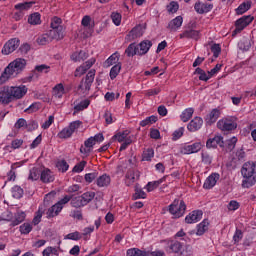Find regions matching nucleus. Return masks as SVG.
I'll use <instances>...</instances> for the list:
<instances>
[{"mask_svg":"<svg viewBox=\"0 0 256 256\" xmlns=\"http://www.w3.org/2000/svg\"><path fill=\"white\" fill-rule=\"evenodd\" d=\"M203 127V118L196 116L194 117L187 125L188 131L190 133H195V131H199Z\"/></svg>","mask_w":256,"mask_h":256,"instance_id":"15","label":"nucleus"},{"mask_svg":"<svg viewBox=\"0 0 256 256\" xmlns=\"http://www.w3.org/2000/svg\"><path fill=\"white\" fill-rule=\"evenodd\" d=\"M238 49L243 52L249 51V49H251V42H249V40H241L238 42Z\"/></svg>","mask_w":256,"mask_h":256,"instance_id":"50","label":"nucleus"},{"mask_svg":"<svg viewBox=\"0 0 256 256\" xmlns=\"http://www.w3.org/2000/svg\"><path fill=\"white\" fill-rule=\"evenodd\" d=\"M56 167L58 171H61V173H66V171H69V164L65 160H60L56 163Z\"/></svg>","mask_w":256,"mask_h":256,"instance_id":"48","label":"nucleus"},{"mask_svg":"<svg viewBox=\"0 0 256 256\" xmlns=\"http://www.w3.org/2000/svg\"><path fill=\"white\" fill-rule=\"evenodd\" d=\"M24 191L23 188H21V186H14L12 187V197H14V199H21V197H23Z\"/></svg>","mask_w":256,"mask_h":256,"instance_id":"45","label":"nucleus"},{"mask_svg":"<svg viewBox=\"0 0 256 256\" xmlns=\"http://www.w3.org/2000/svg\"><path fill=\"white\" fill-rule=\"evenodd\" d=\"M10 91L12 92V100L13 99H23L25 95H27V86H11Z\"/></svg>","mask_w":256,"mask_h":256,"instance_id":"12","label":"nucleus"},{"mask_svg":"<svg viewBox=\"0 0 256 256\" xmlns=\"http://www.w3.org/2000/svg\"><path fill=\"white\" fill-rule=\"evenodd\" d=\"M39 109H41V103L35 102L25 110V113H36Z\"/></svg>","mask_w":256,"mask_h":256,"instance_id":"61","label":"nucleus"},{"mask_svg":"<svg viewBox=\"0 0 256 256\" xmlns=\"http://www.w3.org/2000/svg\"><path fill=\"white\" fill-rule=\"evenodd\" d=\"M166 179H167V176H164L157 181L148 182L146 185V189H147L148 193H151V191H155V189H157V187H159V185H161V183H163V181H165Z\"/></svg>","mask_w":256,"mask_h":256,"instance_id":"30","label":"nucleus"},{"mask_svg":"<svg viewBox=\"0 0 256 256\" xmlns=\"http://www.w3.org/2000/svg\"><path fill=\"white\" fill-rule=\"evenodd\" d=\"M117 61H119V54L114 53L104 62V67H111V65H115Z\"/></svg>","mask_w":256,"mask_h":256,"instance_id":"46","label":"nucleus"},{"mask_svg":"<svg viewBox=\"0 0 256 256\" xmlns=\"http://www.w3.org/2000/svg\"><path fill=\"white\" fill-rule=\"evenodd\" d=\"M111 19H112L114 25H116L117 27H119V25H121V19H122L121 14H119L117 12H113L111 14Z\"/></svg>","mask_w":256,"mask_h":256,"instance_id":"63","label":"nucleus"},{"mask_svg":"<svg viewBox=\"0 0 256 256\" xmlns=\"http://www.w3.org/2000/svg\"><path fill=\"white\" fill-rule=\"evenodd\" d=\"M51 41H53V40H52L51 36L49 35V32L42 34L41 36H39L37 38L38 45H48V43H51Z\"/></svg>","mask_w":256,"mask_h":256,"instance_id":"39","label":"nucleus"},{"mask_svg":"<svg viewBox=\"0 0 256 256\" xmlns=\"http://www.w3.org/2000/svg\"><path fill=\"white\" fill-rule=\"evenodd\" d=\"M93 81H95V69H91L86 77L85 80H82L78 86V91H82V93H85V91H91V86L93 85Z\"/></svg>","mask_w":256,"mask_h":256,"instance_id":"6","label":"nucleus"},{"mask_svg":"<svg viewBox=\"0 0 256 256\" xmlns=\"http://www.w3.org/2000/svg\"><path fill=\"white\" fill-rule=\"evenodd\" d=\"M147 197V193H145V191H143V189L141 188H135V193L133 195V199L137 200V199H145Z\"/></svg>","mask_w":256,"mask_h":256,"instance_id":"56","label":"nucleus"},{"mask_svg":"<svg viewBox=\"0 0 256 256\" xmlns=\"http://www.w3.org/2000/svg\"><path fill=\"white\" fill-rule=\"evenodd\" d=\"M251 9V2H243L240 4L236 10V15H243V13H247Z\"/></svg>","mask_w":256,"mask_h":256,"instance_id":"37","label":"nucleus"},{"mask_svg":"<svg viewBox=\"0 0 256 256\" xmlns=\"http://www.w3.org/2000/svg\"><path fill=\"white\" fill-rule=\"evenodd\" d=\"M183 133H185V128L180 127L178 130L174 131L172 134V140L177 141L183 137Z\"/></svg>","mask_w":256,"mask_h":256,"instance_id":"59","label":"nucleus"},{"mask_svg":"<svg viewBox=\"0 0 256 256\" xmlns=\"http://www.w3.org/2000/svg\"><path fill=\"white\" fill-rule=\"evenodd\" d=\"M183 25V17L177 16L176 18L172 19L167 26V29L170 31H177Z\"/></svg>","mask_w":256,"mask_h":256,"instance_id":"24","label":"nucleus"},{"mask_svg":"<svg viewBox=\"0 0 256 256\" xmlns=\"http://www.w3.org/2000/svg\"><path fill=\"white\" fill-rule=\"evenodd\" d=\"M154 156H155V151L153 150V148H148L143 151L142 161H151V159H153Z\"/></svg>","mask_w":256,"mask_h":256,"instance_id":"42","label":"nucleus"},{"mask_svg":"<svg viewBox=\"0 0 256 256\" xmlns=\"http://www.w3.org/2000/svg\"><path fill=\"white\" fill-rule=\"evenodd\" d=\"M157 121H159V118L155 115H152L140 121V127H147V125H153V123H157Z\"/></svg>","mask_w":256,"mask_h":256,"instance_id":"40","label":"nucleus"},{"mask_svg":"<svg viewBox=\"0 0 256 256\" xmlns=\"http://www.w3.org/2000/svg\"><path fill=\"white\" fill-rule=\"evenodd\" d=\"M225 147V142L223 141V136H215L213 138H209L206 141V148L207 149H217V146Z\"/></svg>","mask_w":256,"mask_h":256,"instance_id":"13","label":"nucleus"},{"mask_svg":"<svg viewBox=\"0 0 256 256\" xmlns=\"http://www.w3.org/2000/svg\"><path fill=\"white\" fill-rule=\"evenodd\" d=\"M30 231H33V225L31 223L25 222L20 226L21 235H29Z\"/></svg>","mask_w":256,"mask_h":256,"instance_id":"49","label":"nucleus"},{"mask_svg":"<svg viewBox=\"0 0 256 256\" xmlns=\"http://www.w3.org/2000/svg\"><path fill=\"white\" fill-rule=\"evenodd\" d=\"M40 181L42 183H53L55 181V175L49 168H44L40 175Z\"/></svg>","mask_w":256,"mask_h":256,"instance_id":"22","label":"nucleus"},{"mask_svg":"<svg viewBox=\"0 0 256 256\" xmlns=\"http://www.w3.org/2000/svg\"><path fill=\"white\" fill-rule=\"evenodd\" d=\"M127 57H135V55H139V46L135 45V43H131L125 50Z\"/></svg>","mask_w":256,"mask_h":256,"instance_id":"32","label":"nucleus"},{"mask_svg":"<svg viewBox=\"0 0 256 256\" xmlns=\"http://www.w3.org/2000/svg\"><path fill=\"white\" fill-rule=\"evenodd\" d=\"M74 112L73 115L76 113H79V111H84V109H87L89 105H91V101L89 99H85L77 103V101L74 102Z\"/></svg>","mask_w":256,"mask_h":256,"instance_id":"26","label":"nucleus"},{"mask_svg":"<svg viewBox=\"0 0 256 256\" xmlns=\"http://www.w3.org/2000/svg\"><path fill=\"white\" fill-rule=\"evenodd\" d=\"M167 253H181L183 251V244L179 241L172 240L168 247H166Z\"/></svg>","mask_w":256,"mask_h":256,"instance_id":"23","label":"nucleus"},{"mask_svg":"<svg viewBox=\"0 0 256 256\" xmlns=\"http://www.w3.org/2000/svg\"><path fill=\"white\" fill-rule=\"evenodd\" d=\"M168 13H177L179 11V3L176 1H171L169 5H167Z\"/></svg>","mask_w":256,"mask_h":256,"instance_id":"58","label":"nucleus"},{"mask_svg":"<svg viewBox=\"0 0 256 256\" xmlns=\"http://www.w3.org/2000/svg\"><path fill=\"white\" fill-rule=\"evenodd\" d=\"M126 256H149V252L142 251L139 248H130L127 250Z\"/></svg>","mask_w":256,"mask_h":256,"instance_id":"33","label":"nucleus"},{"mask_svg":"<svg viewBox=\"0 0 256 256\" xmlns=\"http://www.w3.org/2000/svg\"><path fill=\"white\" fill-rule=\"evenodd\" d=\"M143 26L137 25L135 26L126 36L127 41H135V39H139V37H143Z\"/></svg>","mask_w":256,"mask_h":256,"instance_id":"16","label":"nucleus"},{"mask_svg":"<svg viewBox=\"0 0 256 256\" xmlns=\"http://www.w3.org/2000/svg\"><path fill=\"white\" fill-rule=\"evenodd\" d=\"M185 211H187V205L183 200L179 201L178 199H175L169 206V213H171L175 219L183 217V215H185Z\"/></svg>","mask_w":256,"mask_h":256,"instance_id":"4","label":"nucleus"},{"mask_svg":"<svg viewBox=\"0 0 256 256\" xmlns=\"http://www.w3.org/2000/svg\"><path fill=\"white\" fill-rule=\"evenodd\" d=\"M27 67V60L24 58H16L12 61L3 71L0 76V85L7 83L11 77H17V75L23 73Z\"/></svg>","mask_w":256,"mask_h":256,"instance_id":"2","label":"nucleus"},{"mask_svg":"<svg viewBox=\"0 0 256 256\" xmlns=\"http://www.w3.org/2000/svg\"><path fill=\"white\" fill-rule=\"evenodd\" d=\"M11 87L4 86L0 88V103L3 105H9L13 101Z\"/></svg>","mask_w":256,"mask_h":256,"instance_id":"8","label":"nucleus"},{"mask_svg":"<svg viewBox=\"0 0 256 256\" xmlns=\"http://www.w3.org/2000/svg\"><path fill=\"white\" fill-rule=\"evenodd\" d=\"M180 39H194L195 41H199V39H201V32L199 30L186 28L183 33L180 34Z\"/></svg>","mask_w":256,"mask_h":256,"instance_id":"14","label":"nucleus"},{"mask_svg":"<svg viewBox=\"0 0 256 256\" xmlns=\"http://www.w3.org/2000/svg\"><path fill=\"white\" fill-rule=\"evenodd\" d=\"M253 19H255L253 16H242L235 22V30L232 32L233 37L237 35L238 33H241L245 27H248V25H251L253 23Z\"/></svg>","mask_w":256,"mask_h":256,"instance_id":"5","label":"nucleus"},{"mask_svg":"<svg viewBox=\"0 0 256 256\" xmlns=\"http://www.w3.org/2000/svg\"><path fill=\"white\" fill-rule=\"evenodd\" d=\"M194 9L196 13H198L199 15H203L204 13H209V11L213 9V4L198 1L195 3Z\"/></svg>","mask_w":256,"mask_h":256,"instance_id":"17","label":"nucleus"},{"mask_svg":"<svg viewBox=\"0 0 256 256\" xmlns=\"http://www.w3.org/2000/svg\"><path fill=\"white\" fill-rule=\"evenodd\" d=\"M86 165H87V161H85V160L76 164L72 169L73 173H81L83 171V169H85Z\"/></svg>","mask_w":256,"mask_h":256,"instance_id":"60","label":"nucleus"},{"mask_svg":"<svg viewBox=\"0 0 256 256\" xmlns=\"http://www.w3.org/2000/svg\"><path fill=\"white\" fill-rule=\"evenodd\" d=\"M241 239H243V231L236 229L234 236H233L234 244L237 245V243H239V241H241Z\"/></svg>","mask_w":256,"mask_h":256,"instance_id":"64","label":"nucleus"},{"mask_svg":"<svg viewBox=\"0 0 256 256\" xmlns=\"http://www.w3.org/2000/svg\"><path fill=\"white\" fill-rule=\"evenodd\" d=\"M69 201H71L70 205L72 207H75V209H79V207H85L81 196L73 198L72 196L66 195L64 196V198H62L60 201H58L56 204L48 209L46 213L47 219L57 217V215H59V213H61V211L63 210V205H67Z\"/></svg>","mask_w":256,"mask_h":256,"instance_id":"1","label":"nucleus"},{"mask_svg":"<svg viewBox=\"0 0 256 256\" xmlns=\"http://www.w3.org/2000/svg\"><path fill=\"white\" fill-rule=\"evenodd\" d=\"M219 177V173H212L210 176H208L203 184L204 189H213V187L217 185Z\"/></svg>","mask_w":256,"mask_h":256,"instance_id":"21","label":"nucleus"},{"mask_svg":"<svg viewBox=\"0 0 256 256\" xmlns=\"http://www.w3.org/2000/svg\"><path fill=\"white\" fill-rule=\"evenodd\" d=\"M35 79H39V73H36L35 71L32 70L28 77H24L22 79V82L31 83V81H35Z\"/></svg>","mask_w":256,"mask_h":256,"instance_id":"57","label":"nucleus"},{"mask_svg":"<svg viewBox=\"0 0 256 256\" xmlns=\"http://www.w3.org/2000/svg\"><path fill=\"white\" fill-rule=\"evenodd\" d=\"M237 145V137H232L226 141V149L227 151H233L235 146Z\"/></svg>","mask_w":256,"mask_h":256,"instance_id":"54","label":"nucleus"},{"mask_svg":"<svg viewBox=\"0 0 256 256\" xmlns=\"http://www.w3.org/2000/svg\"><path fill=\"white\" fill-rule=\"evenodd\" d=\"M42 169L33 167L30 169V173L28 176L29 181H38L39 177H41Z\"/></svg>","mask_w":256,"mask_h":256,"instance_id":"31","label":"nucleus"},{"mask_svg":"<svg viewBox=\"0 0 256 256\" xmlns=\"http://www.w3.org/2000/svg\"><path fill=\"white\" fill-rule=\"evenodd\" d=\"M203 219V211L202 210H194L189 215L186 216L185 222L188 224L197 223Z\"/></svg>","mask_w":256,"mask_h":256,"instance_id":"18","label":"nucleus"},{"mask_svg":"<svg viewBox=\"0 0 256 256\" xmlns=\"http://www.w3.org/2000/svg\"><path fill=\"white\" fill-rule=\"evenodd\" d=\"M206 231H209V220L204 219L200 224L197 225L196 235H205Z\"/></svg>","mask_w":256,"mask_h":256,"instance_id":"28","label":"nucleus"},{"mask_svg":"<svg viewBox=\"0 0 256 256\" xmlns=\"http://www.w3.org/2000/svg\"><path fill=\"white\" fill-rule=\"evenodd\" d=\"M63 23V20H61V18L59 17H53L51 19V23H50V27L51 29H65L63 27V25H61Z\"/></svg>","mask_w":256,"mask_h":256,"instance_id":"43","label":"nucleus"},{"mask_svg":"<svg viewBox=\"0 0 256 256\" xmlns=\"http://www.w3.org/2000/svg\"><path fill=\"white\" fill-rule=\"evenodd\" d=\"M19 45H21V40H19V38H12L8 40L2 48V54L11 55L13 51L19 48Z\"/></svg>","mask_w":256,"mask_h":256,"instance_id":"7","label":"nucleus"},{"mask_svg":"<svg viewBox=\"0 0 256 256\" xmlns=\"http://www.w3.org/2000/svg\"><path fill=\"white\" fill-rule=\"evenodd\" d=\"M217 127L221 131H235L237 129V122L231 119H222L217 122Z\"/></svg>","mask_w":256,"mask_h":256,"instance_id":"9","label":"nucleus"},{"mask_svg":"<svg viewBox=\"0 0 256 256\" xmlns=\"http://www.w3.org/2000/svg\"><path fill=\"white\" fill-rule=\"evenodd\" d=\"M26 214L25 212H17L15 214L14 220L11 222V227H17V225H20V223H23L25 221Z\"/></svg>","mask_w":256,"mask_h":256,"instance_id":"34","label":"nucleus"},{"mask_svg":"<svg viewBox=\"0 0 256 256\" xmlns=\"http://www.w3.org/2000/svg\"><path fill=\"white\" fill-rule=\"evenodd\" d=\"M71 135H73V132L69 127H66L58 134V137L59 139H69Z\"/></svg>","mask_w":256,"mask_h":256,"instance_id":"55","label":"nucleus"},{"mask_svg":"<svg viewBox=\"0 0 256 256\" xmlns=\"http://www.w3.org/2000/svg\"><path fill=\"white\" fill-rule=\"evenodd\" d=\"M49 69H51L50 66H48L47 64H42L35 66L34 70L32 71H35V73H38L39 75V73H48Z\"/></svg>","mask_w":256,"mask_h":256,"instance_id":"53","label":"nucleus"},{"mask_svg":"<svg viewBox=\"0 0 256 256\" xmlns=\"http://www.w3.org/2000/svg\"><path fill=\"white\" fill-rule=\"evenodd\" d=\"M64 33H65V28H51L48 31V34L50 38H52V41H61V39L65 37Z\"/></svg>","mask_w":256,"mask_h":256,"instance_id":"19","label":"nucleus"},{"mask_svg":"<svg viewBox=\"0 0 256 256\" xmlns=\"http://www.w3.org/2000/svg\"><path fill=\"white\" fill-rule=\"evenodd\" d=\"M137 47H138V55L140 56L147 55L151 47H153V42H151V40H143L137 45Z\"/></svg>","mask_w":256,"mask_h":256,"instance_id":"20","label":"nucleus"},{"mask_svg":"<svg viewBox=\"0 0 256 256\" xmlns=\"http://www.w3.org/2000/svg\"><path fill=\"white\" fill-rule=\"evenodd\" d=\"M30 25H41V14L39 12L33 13L28 17Z\"/></svg>","mask_w":256,"mask_h":256,"instance_id":"36","label":"nucleus"},{"mask_svg":"<svg viewBox=\"0 0 256 256\" xmlns=\"http://www.w3.org/2000/svg\"><path fill=\"white\" fill-rule=\"evenodd\" d=\"M34 5L35 1L19 3L14 6V9H16V11H19L20 13H23V11H28V9H31V7H33Z\"/></svg>","mask_w":256,"mask_h":256,"instance_id":"29","label":"nucleus"},{"mask_svg":"<svg viewBox=\"0 0 256 256\" xmlns=\"http://www.w3.org/2000/svg\"><path fill=\"white\" fill-rule=\"evenodd\" d=\"M96 185H98L99 187H109V185H111V176L103 174L102 176L97 178Z\"/></svg>","mask_w":256,"mask_h":256,"instance_id":"27","label":"nucleus"},{"mask_svg":"<svg viewBox=\"0 0 256 256\" xmlns=\"http://www.w3.org/2000/svg\"><path fill=\"white\" fill-rule=\"evenodd\" d=\"M53 93H54V97H58V99H61V97H63L64 93H65V87L63 86V84H57L54 88H53Z\"/></svg>","mask_w":256,"mask_h":256,"instance_id":"41","label":"nucleus"},{"mask_svg":"<svg viewBox=\"0 0 256 256\" xmlns=\"http://www.w3.org/2000/svg\"><path fill=\"white\" fill-rule=\"evenodd\" d=\"M95 61V58H91L85 63H83L80 67H78L75 70L74 77H81V75H85V73H87V71H89V69L92 68L93 65H95Z\"/></svg>","mask_w":256,"mask_h":256,"instance_id":"10","label":"nucleus"},{"mask_svg":"<svg viewBox=\"0 0 256 256\" xmlns=\"http://www.w3.org/2000/svg\"><path fill=\"white\" fill-rule=\"evenodd\" d=\"M201 159L204 165H211V163H213V156H211V154H209L208 152L202 151Z\"/></svg>","mask_w":256,"mask_h":256,"instance_id":"47","label":"nucleus"},{"mask_svg":"<svg viewBox=\"0 0 256 256\" xmlns=\"http://www.w3.org/2000/svg\"><path fill=\"white\" fill-rule=\"evenodd\" d=\"M241 173L243 176L242 187L244 189H249L253 187L256 183V176H255V168L253 167L252 162H246L243 164Z\"/></svg>","mask_w":256,"mask_h":256,"instance_id":"3","label":"nucleus"},{"mask_svg":"<svg viewBox=\"0 0 256 256\" xmlns=\"http://www.w3.org/2000/svg\"><path fill=\"white\" fill-rule=\"evenodd\" d=\"M121 71V63L114 65L110 70V79H115Z\"/></svg>","mask_w":256,"mask_h":256,"instance_id":"52","label":"nucleus"},{"mask_svg":"<svg viewBox=\"0 0 256 256\" xmlns=\"http://www.w3.org/2000/svg\"><path fill=\"white\" fill-rule=\"evenodd\" d=\"M193 113H195V110L193 108L185 109L180 115L181 121H183V123H187V121H189V119L193 117Z\"/></svg>","mask_w":256,"mask_h":256,"instance_id":"35","label":"nucleus"},{"mask_svg":"<svg viewBox=\"0 0 256 256\" xmlns=\"http://www.w3.org/2000/svg\"><path fill=\"white\" fill-rule=\"evenodd\" d=\"M80 198L82 199V203L85 205H89L92 199H95V192H86L83 193Z\"/></svg>","mask_w":256,"mask_h":256,"instance_id":"38","label":"nucleus"},{"mask_svg":"<svg viewBox=\"0 0 256 256\" xmlns=\"http://www.w3.org/2000/svg\"><path fill=\"white\" fill-rule=\"evenodd\" d=\"M194 75H200L199 76L200 81H207L208 79H211V77H209V74L207 75V72H205V70L199 67L195 69Z\"/></svg>","mask_w":256,"mask_h":256,"instance_id":"44","label":"nucleus"},{"mask_svg":"<svg viewBox=\"0 0 256 256\" xmlns=\"http://www.w3.org/2000/svg\"><path fill=\"white\" fill-rule=\"evenodd\" d=\"M219 115H221L219 109H213L205 118L207 125H213L219 119Z\"/></svg>","mask_w":256,"mask_h":256,"instance_id":"25","label":"nucleus"},{"mask_svg":"<svg viewBox=\"0 0 256 256\" xmlns=\"http://www.w3.org/2000/svg\"><path fill=\"white\" fill-rule=\"evenodd\" d=\"M97 177H99V172L93 171L91 173L85 174L84 179H85L86 183H93V181H95V179H97Z\"/></svg>","mask_w":256,"mask_h":256,"instance_id":"51","label":"nucleus"},{"mask_svg":"<svg viewBox=\"0 0 256 256\" xmlns=\"http://www.w3.org/2000/svg\"><path fill=\"white\" fill-rule=\"evenodd\" d=\"M210 49H211V52L213 53V57H215V59H217V57H219V55H221V45L213 44Z\"/></svg>","mask_w":256,"mask_h":256,"instance_id":"62","label":"nucleus"},{"mask_svg":"<svg viewBox=\"0 0 256 256\" xmlns=\"http://www.w3.org/2000/svg\"><path fill=\"white\" fill-rule=\"evenodd\" d=\"M201 149H203V144L201 142H195L190 145H185L181 149V153H183L184 155H193V153H199Z\"/></svg>","mask_w":256,"mask_h":256,"instance_id":"11","label":"nucleus"}]
</instances>
